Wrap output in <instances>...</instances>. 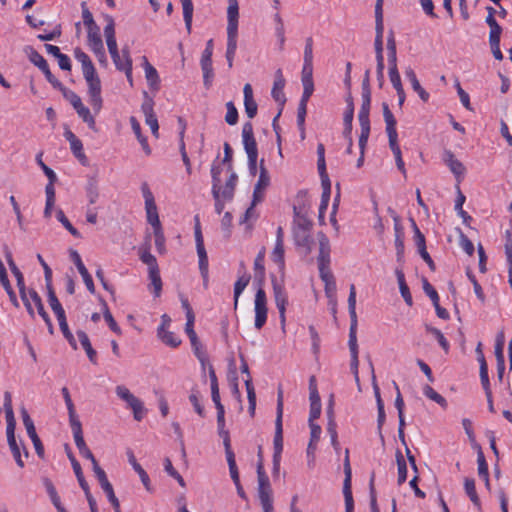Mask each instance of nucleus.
I'll list each match as a JSON object with an SVG mask.
<instances>
[{"instance_id": "3", "label": "nucleus", "mask_w": 512, "mask_h": 512, "mask_svg": "<svg viewBox=\"0 0 512 512\" xmlns=\"http://www.w3.org/2000/svg\"><path fill=\"white\" fill-rule=\"evenodd\" d=\"M258 476V498L263 512H274L272 488L268 476L266 475L263 464L261 462L257 465Z\"/></svg>"}, {"instance_id": "53", "label": "nucleus", "mask_w": 512, "mask_h": 512, "mask_svg": "<svg viewBox=\"0 0 512 512\" xmlns=\"http://www.w3.org/2000/svg\"><path fill=\"white\" fill-rule=\"evenodd\" d=\"M103 317L105 321L107 322L109 328L115 332L116 334L120 335L122 333L120 327L116 323L115 319L113 318L111 312L109 311V308L107 306V303L103 301Z\"/></svg>"}, {"instance_id": "27", "label": "nucleus", "mask_w": 512, "mask_h": 512, "mask_svg": "<svg viewBox=\"0 0 512 512\" xmlns=\"http://www.w3.org/2000/svg\"><path fill=\"white\" fill-rule=\"evenodd\" d=\"M167 322H170V318L165 314L162 315V342L171 348H176L182 343V340L175 333L164 330Z\"/></svg>"}, {"instance_id": "46", "label": "nucleus", "mask_w": 512, "mask_h": 512, "mask_svg": "<svg viewBox=\"0 0 512 512\" xmlns=\"http://www.w3.org/2000/svg\"><path fill=\"white\" fill-rule=\"evenodd\" d=\"M130 123H131L132 130H133L134 134L136 135L138 141L140 142L143 150L145 151L146 154H150L151 150L147 144L146 139L141 134V128H140L139 122L137 121V119L135 117L132 116V117H130Z\"/></svg>"}, {"instance_id": "49", "label": "nucleus", "mask_w": 512, "mask_h": 512, "mask_svg": "<svg viewBox=\"0 0 512 512\" xmlns=\"http://www.w3.org/2000/svg\"><path fill=\"white\" fill-rule=\"evenodd\" d=\"M359 124L361 128V133L359 136V148L360 151L363 152L365 150L370 135V121L359 120Z\"/></svg>"}, {"instance_id": "44", "label": "nucleus", "mask_w": 512, "mask_h": 512, "mask_svg": "<svg viewBox=\"0 0 512 512\" xmlns=\"http://www.w3.org/2000/svg\"><path fill=\"white\" fill-rule=\"evenodd\" d=\"M54 88L61 91L63 97L70 102L74 109L82 103L81 98L74 91L66 88L61 82L60 86H55Z\"/></svg>"}, {"instance_id": "20", "label": "nucleus", "mask_w": 512, "mask_h": 512, "mask_svg": "<svg viewBox=\"0 0 512 512\" xmlns=\"http://www.w3.org/2000/svg\"><path fill=\"white\" fill-rule=\"evenodd\" d=\"M71 429H72L74 441H75L76 447L79 450V453L86 459L90 460L92 464H94V461H97V460L95 459L94 455L92 454V452L90 451V449L88 448V446L86 445V443L84 441L81 423L71 426Z\"/></svg>"}, {"instance_id": "42", "label": "nucleus", "mask_w": 512, "mask_h": 512, "mask_svg": "<svg viewBox=\"0 0 512 512\" xmlns=\"http://www.w3.org/2000/svg\"><path fill=\"white\" fill-rule=\"evenodd\" d=\"M189 340L191 342V346H192L195 356L200 361L202 366H204L205 363L207 362V355L203 349V346H202L200 340L198 339L197 335L190 337Z\"/></svg>"}, {"instance_id": "17", "label": "nucleus", "mask_w": 512, "mask_h": 512, "mask_svg": "<svg viewBox=\"0 0 512 512\" xmlns=\"http://www.w3.org/2000/svg\"><path fill=\"white\" fill-rule=\"evenodd\" d=\"M143 95L144 101L142 103L141 109L145 115V122L151 128L152 133L157 136L159 125L153 110L154 101L151 97L148 96L147 92H143Z\"/></svg>"}, {"instance_id": "33", "label": "nucleus", "mask_w": 512, "mask_h": 512, "mask_svg": "<svg viewBox=\"0 0 512 512\" xmlns=\"http://www.w3.org/2000/svg\"><path fill=\"white\" fill-rule=\"evenodd\" d=\"M464 490L467 494V496L469 497V499L471 500V502L473 503V505L475 507H477L478 509L481 508V501H480V498L476 492V487H475V480L472 479V478H465L464 480Z\"/></svg>"}, {"instance_id": "15", "label": "nucleus", "mask_w": 512, "mask_h": 512, "mask_svg": "<svg viewBox=\"0 0 512 512\" xmlns=\"http://www.w3.org/2000/svg\"><path fill=\"white\" fill-rule=\"evenodd\" d=\"M29 60L37 66L45 75L47 81L53 86H60V81L51 73L47 61L34 48L27 47L25 49Z\"/></svg>"}, {"instance_id": "36", "label": "nucleus", "mask_w": 512, "mask_h": 512, "mask_svg": "<svg viewBox=\"0 0 512 512\" xmlns=\"http://www.w3.org/2000/svg\"><path fill=\"white\" fill-rule=\"evenodd\" d=\"M74 56L76 60L81 63L83 74L95 70V67L92 61L90 60L89 56L80 48H76L74 50Z\"/></svg>"}, {"instance_id": "24", "label": "nucleus", "mask_w": 512, "mask_h": 512, "mask_svg": "<svg viewBox=\"0 0 512 512\" xmlns=\"http://www.w3.org/2000/svg\"><path fill=\"white\" fill-rule=\"evenodd\" d=\"M245 113L249 119H253L258 110V105L253 97L252 86L247 83L243 88Z\"/></svg>"}, {"instance_id": "51", "label": "nucleus", "mask_w": 512, "mask_h": 512, "mask_svg": "<svg viewBox=\"0 0 512 512\" xmlns=\"http://www.w3.org/2000/svg\"><path fill=\"white\" fill-rule=\"evenodd\" d=\"M245 386L247 391V397L249 402V412L253 416L256 407V393L252 384V379L248 378L245 380Z\"/></svg>"}, {"instance_id": "31", "label": "nucleus", "mask_w": 512, "mask_h": 512, "mask_svg": "<svg viewBox=\"0 0 512 512\" xmlns=\"http://www.w3.org/2000/svg\"><path fill=\"white\" fill-rule=\"evenodd\" d=\"M61 393L63 395L64 401H65V404H66V407H67V410H68L70 426H74V425L80 424L81 422H80L78 416L76 415L75 406H74L73 401L71 399V396H70L68 388L67 387H63L61 389Z\"/></svg>"}, {"instance_id": "23", "label": "nucleus", "mask_w": 512, "mask_h": 512, "mask_svg": "<svg viewBox=\"0 0 512 512\" xmlns=\"http://www.w3.org/2000/svg\"><path fill=\"white\" fill-rule=\"evenodd\" d=\"M71 259L74 262L75 266L77 267L80 275L83 278V281L86 285V288L89 292L94 293L95 292V286L93 279L91 275L89 274L88 270L86 269L85 265L83 264L81 257L79 253L76 250H72L70 253Z\"/></svg>"}, {"instance_id": "50", "label": "nucleus", "mask_w": 512, "mask_h": 512, "mask_svg": "<svg viewBox=\"0 0 512 512\" xmlns=\"http://www.w3.org/2000/svg\"><path fill=\"white\" fill-rule=\"evenodd\" d=\"M395 248L397 260L400 261L404 253V241L402 228L398 223L395 224Z\"/></svg>"}, {"instance_id": "62", "label": "nucleus", "mask_w": 512, "mask_h": 512, "mask_svg": "<svg viewBox=\"0 0 512 512\" xmlns=\"http://www.w3.org/2000/svg\"><path fill=\"white\" fill-rule=\"evenodd\" d=\"M227 113L225 116V121L229 125H235L238 121V111L232 101L226 103Z\"/></svg>"}, {"instance_id": "35", "label": "nucleus", "mask_w": 512, "mask_h": 512, "mask_svg": "<svg viewBox=\"0 0 512 512\" xmlns=\"http://www.w3.org/2000/svg\"><path fill=\"white\" fill-rule=\"evenodd\" d=\"M201 70L203 73V83L206 88H210L214 79V70L212 60H200Z\"/></svg>"}, {"instance_id": "30", "label": "nucleus", "mask_w": 512, "mask_h": 512, "mask_svg": "<svg viewBox=\"0 0 512 512\" xmlns=\"http://www.w3.org/2000/svg\"><path fill=\"white\" fill-rule=\"evenodd\" d=\"M443 161L450 168L451 172L457 176L462 175L465 171L463 164L458 161L450 150L443 153Z\"/></svg>"}, {"instance_id": "41", "label": "nucleus", "mask_w": 512, "mask_h": 512, "mask_svg": "<svg viewBox=\"0 0 512 512\" xmlns=\"http://www.w3.org/2000/svg\"><path fill=\"white\" fill-rule=\"evenodd\" d=\"M272 261L277 264L281 271H283L285 266L284 260V242H275L274 249L271 253Z\"/></svg>"}, {"instance_id": "18", "label": "nucleus", "mask_w": 512, "mask_h": 512, "mask_svg": "<svg viewBox=\"0 0 512 512\" xmlns=\"http://www.w3.org/2000/svg\"><path fill=\"white\" fill-rule=\"evenodd\" d=\"M270 184V176L264 166V160L260 162V174L253 191L254 203H259L263 200L264 192Z\"/></svg>"}, {"instance_id": "4", "label": "nucleus", "mask_w": 512, "mask_h": 512, "mask_svg": "<svg viewBox=\"0 0 512 512\" xmlns=\"http://www.w3.org/2000/svg\"><path fill=\"white\" fill-rule=\"evenodd\" d=\"M242 140L248 158L249 171L252 175H255L257 171L258 149L251 122H246L243 124Z\"/></svg>"}, {"instance_id": "57", "label": "nucleus", "mask_w": 512, "mask_h": 512, "mask_svg": "<svg viewBox=\"0 0 512 512\" xmlns=\"http://www.w3.org/2000/svg\"><path fill=\"white\" fill-rule=\"evenodd\" d=\"M426 330L436 338L439 345L447 353L449 351L450 345L448 340L444 337L443 333L439 329L430 326H427Z\"/></svg>"}, {"instance_id": "60", "label": "nucleus", "mask_w": 512, "mask_h": 512, "mask_svg": "<svg viewBox=\"0 0 512 512\" xmlns=\"http://www.w3.org/2000/svg\"><path fill=\"white\" fill-rule=\"evenodd\" d=\"M28 294H29V297L31 298V300L34 302V304L37 308L38 314L41 316V318L43 319L46 316H49L48 313L44 309V305L42 303V299L39 296V294L33 289L29 290Z\"/></svg>"}, {"instance_id": "11", "label": "nucleus", "mask_w": 512, "mask_h": 512, "mask_svg": "<svg viewBox=\"0 0 512 512\" xmlns=\"http://www.w3.org/2000/svg\"><path fill=\"white\" fill-rule=\"evenodd\" d=\"M283 392H278L276 420H275V434L273 439L274 453L273 455L281 456L283 451Z\"/></svg>"}, {"instance_id": "55", "label": "nucleus", "mask_w": 512, "mask_h": 512, "mask_svg": "<svg viewBox=\"0 0 512 512\" xmlns=\"http://www.w3.org/2000/svg\"><path fill=\"white\" fill-rule=\"evenodd\" d=\"M6 258H7V263L9 265V268H10L12 274L16 278L18 288L22 289V286L25 285L24 276H23L22 272L16 266V264L13 261L10 253L7 254Z\"/></svg>"}, {"instance_id": "13", "label": "nucleus", "mask_w": 512, "mask_h": 512, "mask_svg": "<svg viewBox=\"0 0 512 512\" xmlns=\"http://www.w3.org/2000/svg\"><path fill=\"white\" fill-rule=\"evenodd\" d=\"M115 392L117 396L125 401L127 405L132 409L135 420L140 421L145 413L142 402L137 397H135L127 387L123 385L117 386Z\"/></svg>"}, {"instance_id": "25", "label": "nucleus", "mask_w": 512, "mask_h": 512, "mask_svg": "<svg viewBox=\"0 0 512 512\" xmlns=\"http://www.w3.org/2000/svg\"><path fill=\"white\" fill-rule=\"evenodd\" d=\"M319 274L321 280L325 284L324 290L327 298L334 301V295H336V283L333 274L330 269L324 270L323 268L319 270Z\"/></svg>"}, {"instance_id": "29", "label": "nucleus", "mask_w": 512, "mask_h": 512, "mask_svg": "<svg viewBox=\"0 0 512 512\" xmlns=\"http://www.w3.org/2000/svg\"><path fill=\"white\" fill-rule=\"evenodd\" d=\"M230 172V175H229V178L227 179L224 187H222L220 185V196L222 197L223 200H232L233 196H234V190H235V187H236V183H237V175L234 171H229Z\"/></svg>"}, {"instance_id": "26", "label": "nucleus", "mask_w": 512, "mask_h": 512, "mask_svg": "<svg viewBox=\"0 0 512 512\" xmlns=\"http://www.w3.org/2000/svg\"><path fill=\"white\" fill-rule=\"evenodd\" d=\"M284 86H285V79L282 75L281 69H278L275 74V80H274L273 88L271 91V95L274 98V100L279 103L285 102V95L283 92Z\"/></svg>"}, {"instance_id": "28", "label": "nucleus", "mask_w": 512, "mask_h": 512, "mask_svg": "<svg viewBox=\"0 0 512 512\" xmlns=\"http://www.w3.org/2000/svg\"><path fill=\"white\" fill-rule=\"evenodd\" d=\"M179 124H180L179 150H180V153H181L182 161H183V163L185 165V168H186V172H187L188 175H190L192 173L191 162H190V159H189V157L187 155L186 147H185V142H184V134H185L186 125L184 124V122L182 121L181 118H179Z\"/></svg>"}, {"instance_id": "39", "label": "nucleus", "mask_w": 512, "mask_h": 512, "mask_svg": "<svg viewBox=\"0 0 512 512\" xmlns=\"http://www.w3.org/2000/svg\"><path fill=\"white\" fill-rule=\"evenodd\" d=\"M78 339L92 363L96 362V351L92 348L88 335L84 331L77 332Z\"/></svg>"}, {"instance_id": "9", "label": "nucleus", "mask_w": 512, "mask_h": 512, "mask_svg": "<svg viewBox=\"0 0 512 512\" xmlns=\"http://www.w3.org/2000/svg\"><path fill=\"white\" fill-rule=\"evenodd\" d=\"M88 35H87V43L91 51L94 53L95 57L99 61L100 64L106 66L107 65V57L103 45V41L100 34V28L96 24L94 26L88 27Z\"/></svg>"}, {"instance_id": "6", "label": "nucleus", "mask_w": 512, "mask_h": 512, "mask_svg": "<svg viewBox=\"0 0 512 512\" xmlns=\"http://www.w3.org/2000/svg\"><path fill=\"white\" fill-rule=\"evenodd\" d=\"M139 256L141 261L145 263L149 269V279L151 283L148 289L155 297H158L160 295V276L157 259L146 248L140 249Z\"/></svg>"}, {"instance_id": "47", "label": "nucleus", "mask_w": 512, "mask_h": 512, "mask_svg": "<svg viewBox=\"0 0 512 512\" xmlns=\"http://www.w3.org/2000/svg\"><path fill=\"white\" fill-rule=\"evenodd\" d=\"M112 60L115 64L116 68L121 71H124L125 69H127L128 65H132V60L130 58L129 50L126 48L122 49L121 54L119 53L118 59L112 58Z\"/></svg>"}, {"instance_id": "14", "label": "nucleus", "mask_w": 512, "mask_h": 512, "mask_svg": "<svg viewBox=\"0 0 512 512\" xmlns=\"http://www.w3.org/2000/svg\"><path fill=\"white\" fill-rule=\"evenodd\" d=\"M254 312H255V322L254 326L256 329L260 330L267 321V297L266 293L262 288H259L256 291L255 299H254Z\"/></svg>"}, {"instance_id": "12", "label": "nucleus", "mask_w": 512, "mask_h": 512, "mask_svg": "<svg viewBox=\"0 0 512 512\" xmlns=\"http://www.w3.org/2000/svg\"><path fill=\"white\" fill-rule=\"evenodd\" d=\"M272 287L275 304L279 311L281 327L284 330L286 321L285 312L286 305L288 304V297L285 291L283 281H278L275 276H272Z\"/></svg>"}, {"instance_id": "48", "label": "nucleus", "mask_w": 512, "mask_h": 512, "mask_svg": "<svg viewBox=\"0 0 512 512\" xmlns=\"http://www.w3.org/2000/svg\"><path fill=\"white\" fill-rule=\"evenodd\" d=\"M396 461L398 466V484H403L407 479V465L401 451L396 452Z\"/></svg>"}, {"instance_id": "61", "label": "nucleus", "mask_w": 512, "mask_h": 512, "mask_svg": "<svg viewBox=\"0 0 512 512\" xmlns=\"http://www.w3.org/2000/svg\"><path fill=\"white\" fill-rule=\"evenodd\" d=\"M92 466H93V471L95 473V476L97 477L101 488L104 489L107 486L111 485V483L109 482V480L106 476L105 471L99 466L98 462L94 461V464H92Z\"/></svg>"}, {"instance_id": "63", "label": "nucleus", "mask_w": 512, "mask_h": 512, "mask_svg": "<svg viewBox=\"0 0 512 512\" xmlns=\"http://www.w3.org/2000/svg\"><path fill=\"white\" fill-rule=\"evenodd\" d=\"M144 69H145V76L147 81L150 83L151 86H153L158 78V72L157 70L148 62L147 58L144 57Z\"/></svg>"}, {"instance_id": "22", "label": "nucleus", "mask_w": 512, "mask_h": 512, "mask_svg": "<svg viewBox=\"0 0 512 512\" xmlns=\"http://www.w3.org/2000/svg\"><path fill=\"white\" fill-rule=\"evenodd\" d=\"M318 268L329 269L330 264V243L329 239L323 234H319V255H318Z\"/></svg>"}, {"instance_id": "52", "label": "nucleus", "mask_w": 512, "mask_h": 512, "mask_svg": "<svg viewBox=\"0 0 512 512\" xmlns=\"http://www.w3.org/2000/svg\"><path fill=\"white\" fill-rule=\"evenodd\" d=\"M423 393H424V395L427 398H429L430 400L436 402L441 407H446L447 406L446 399L443 396H441L439 393H437L431 386L425 385L423 387Z\"/></svg>"}, {"instance_id": "16", "label": "nucleus", "mask_w": 512, "mask_h": 512, "mask_svg": "<svg viewBox=\"0 0 512 512\" xmlns=\"http://www.w3.org/2000/svg\"><path fill=\"white\" fill-rule=\"evenodd\" d=\"M222 172V168L220 165H212L211 175H212V194L215 199V211L217 214H221L224 209V201L220 196V183L221 178L220 174Z\"/></svg>"}, {"instance_id": "32", "label": "nucleus", "mask_w": 512, "mask_h": 512, "mask_svg": "<svg viewBox=\"0 0 512 512\" xmlns=\"http://www.w3.org/2000/svg\"><path fill=\"white\" fill-rule=\"evenodd\" d=\"M128 461L134 468V470L138 473L143 485L147 490H150V480L148 477V474L145 472V470L141 467V465L137 462L133 452L131 450L127 451Z\"/></svg>"}, {"instance_id": "21", "label": "nucleus", "mask_w": 512, "mask_h": 512, "mask_svg": "<svg viewBox=\"0 0 512 512\" xmlns=\"http://www.w3.org/2000/svg\"><path fill=\"white\" fill-rule=\"evenodd\" d=\"M251 276L246 271L243 262L240 263V270L238 272V279L234 284V309H237L239 297L250 282Z\"/></svg>"}, {"instance_id": "56", "label": "nucleus", "mask_w": 512, "mask_h": 512, "mask_svg": "<svg viewBox=\"0 0 512 512\" xmlns=\"http://www.w3.org/2000/svg\"><path fill=\"white\" fill-rule=\"evenodd\" d=\"M56 217L74 237L81 238V234L79 233V231L70 223V221L67 219L64 212L61 209H58L56 211Z\"/></svg>"}, {"instance_id": "8", "label": "nucleus", "mask_w": 512, "mask_h": 512, "mask_svg": "<svg viewBox=\"0 0 512 512\" xmlns=\"http://www.w3.org/2000/svg\"><path fill=\"white\" fill-rule=\"evenodd\" d=\"M87 85L88 95L90 97L89 103L92 106L93 111L97 114L102 108V97H101V81L96 73V70L83 74Z\"/></svg>"}, {"instance_id": "43", "label": "nucleus", "mask_w": 512, "mask_h": 512, "mask_svg": "<svg viewBox=\"0 0 512 512\" xmlns=\"http://www.w3.org/2000/svg\"><path fill=\"white\" fill-rule=\"evenodd\" d=\"M371 106V92L362 93V105L358 113V120H369V112Z\"/></svg>"}, {"instance_id": "58", "label": "nucleus", "mask_w": 512, "mask_h": 512, "mask_svg": "<svg viewBox=\"0 0 512 512\" xmlns=\"http://www.w3.org/2000/svg\"><path fill=\"white\" fill-rule=\"evenodd\" d=\"M164 470L166 471V473L171 476L172 478H174L181 487H185V481L183 479V477L180 475V473L173 467L171 461L169 458H166L165 459V462H164Z\"/></svg>"}, {"instance_id": "34", "label": "nucleus", "mask_w": 512, "mask_h": 512, "mask_svg": "<svg viewBox=\"0 0 512 512\" xmlns=\"http://www.w3.org/2000/svg\"><path fill=\"white\" fill-rule=\"evenodd\" d=\"M265 253V247H262L254 260L255 278L258 279L260 282H262L265 278Z\"/></svg>"}, {"instance_id": "2", "label": "nucleus", "mask_w": 512, "mask_h": 512, "mask_svg": "<svg viewBox=\"0 0 512 512\" xmlns=\"http://www.w3.org/2000/svg\"><path fill=\"white\" fill-rule=\"evenodd\" d=\"M227 8V48L226 51L236 53L238 42L239 6L237 0H228Z\"/></svg>"}, {"instance_id": "37", "label": "nucleus", "mask_w": 512, "mask_h": 512, "mask_svg": "<svg viewBox=\"0 0 512 512\" xmlns=\"http://www.w3.org/2000/svg\"><path fill=\"white\" fill-rule=\"evenodd\" d=\"M344 473H345L344 486H343L344 496L352 495V492H351V474H352V472H351V466H350V461H349L348 449H346V451H345Z\"/></svg>"}, {"instance_id": "40", "label": "nucleus", "mask_w": 512, "mask_h": 512, "mask_svg": "<svg viewBox=\"0 0 512 512\" xmlns=\"http://www.w3.org/2000/svg\"><path fill=\"white\" fill-rule=\"evenodd\" d=\"M477 463H478V474L481 478L484 479L486 486L489 487L488 465H487L484 454L480 447H478V452H477Z\"/></svg>"}, {"instance_id": "7", "label": "nucleus", "mask_w": 512, "mask_h": 512, "mask_svg": "<svg viewBox=\"0 0 512 512\" xmlns=\"http://www.w3.org/2000/svg\"><path fill=\"white\" fill-rule=\"evenodd\" d=\"M383 109V117L386 124V133L388 136L389 141V147L394 155L395 158L402 157L401 149L398 144V133L396 130V119L389 109V106L387 103L382 104Z\"/></svg>"}, {"instance_id": "54", "label": "nucleus", "mask_w": 512, "mask_h": 512, "mask_svg": "<svg viewBox=\"0 0 512 512\" xmlns=\"http://www.w3.org/2000/svg\"><path fill=\"white\" fill-rule=\"evenodd\" d=\"M183 8V18L188 31L191 29L192 16H193V4L191 0H181Z\"/></svg>"}, {"instance_id": "45", "label": "nucleus", "mask_w": 512, "mask_h": 512, "mask_svg": "<svg viewBox=\"0 0 512 512\" xmlns=\"http://www.w3.org/2000/svg\"><path fill=\"white\" fill-rule=\"evenodd\" d=\"M387 50L389 67H397L396 42L392 32L387 39Z\"/></svg>"}, {"instance_id": "64", "label": "nucleus", "mask_w": 512, "mask_h": 512, "mask_svg": "<svg viewBox=\"0 0 512 512\" xmlns=\"http://www.w3.org/2000/svg\"><path fill=\"white\" fill-rule=\"evenodd\" d=\"M388 74H389L390 82L396 91L404 89L397 67H389Z\"/></svg>"}, {"instance_id": "19", "label": "nucleus", "mask_w": 512, "mask_h": 512, "mask_svg": "<svg viewBox=\"0 0 512 512\" xmlns=\"http://www.w3.org/2000/svg\"><path fill=\"white\" fill-rule=\"evenodd\" d=\"M45 283L48 295V303L51 309L53 310L55 315L58 313H63L64 309L61 303L59 302L52 286V270L48 265H45Z\"/></svg>"}, {"instance_id": "1", "label": "nucleus", "mask_w": 512, "mask_h": 512, "mask_svg": "<svg viewBox=\"0 0 512 512\" xmlns=\"http://www.w3.org/2000/svg\"><path fill=\"white\" fill-rule=\"evenodd\" d=\"M295 217L293 221V237L295 244L298 247H301L305 250L306 254H309L312 251L313 246V238L310 235V230L312 228V221L309 220L306 216L300 215L296 208H294Z\"/></svg>"}, {"instance_id": "5", "label": "nucleus", "mask_w": 512, "mask_h": 512, "mask_svg": "<svg viewBox=\"0 0 512 512\" xmlns=\"http://www.w3.org/2000/svg\"><path fill=\"white\" fill-rule=\"evenodd\" d=\"M143 197L145 199V209L147 214L148 222L153 226L154 234H155V245L156 247H160V235H159V216L157 212V206L155 203L154 196L150 191L148 185L146 183L142 184L141 187Z\"/></svg>"}, {"instance_id": "10", "label": "nucleus", "mask_w": 512, "mask_h": 512, "mask_svg": "<svg viewBox=\"0 0 512 512\" xmlns=\"http://www.w3.org/2000/svg\"><path fill=\"white\" fill-rule=\"evenodd\" d=\"M194 236L196 242V250L199 258V270L204 279L208 278V256L204 246V239L201 231L199 217L195 216Z\"/></svg>"}, {"instance_id": "38", "label": "nucleus", "mask_w": 512, "mask_h": 512, "mask_svg": "<svg viewBox=\"0 0 512 512\" xmlns=\"http://www.w3.org/2000/svg\"><path fill=\"white\" fill-rule=\"evenodd\" d=\"M75 110L78 116L88 125V127L96 131L95 118L92 116L90 110L83 103L77 106Z\"/></svg>"}, {"instance_id": "59", "label": "nucleus", "mask_w": 512, "mask_h": 512, "mask_svg": "<svg viewBox=\"0 0 512 512\" xmlns=\"http://www.w3.org/2000/svg\"><path fill=\"white\" fill-rule=\"evenodd\" d=\"M348 310L350 315V320H357L356 314V289L354 284L350 285V292L348 297Z\"/></svg>"}]
</instances>
